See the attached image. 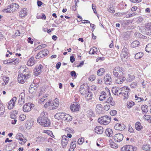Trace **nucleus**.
Wrapping results in <instances>:
<instances>
[{
  "label": "nucleus",
  "mask_w": 151,
  "mask_h": 151,
  "mask_svg": "<svg viewBox=\"0 0 151 151\" xmlns=\"http://www.w3.org/2000/svg\"><path fill=\"white\" fill-rule=\"evenodd\" d=\"M113 73L116 77L115 81L116 84H121L125 80L126 78L124 76V70L123 68L119 66L115 67L113 70Z\"/></svg>",
  "instance_id": "1"
},
{
  "label": "nucleus",
  "mask_w": 151,
  "mask_h": 151,
  "mask_svg": "<svg viewBox=\"0 0 151 151\" xmlns=\"http://www.w3.org/2000/svg\"><path fill=\"white\" fill-rule=\"evenodd\" d=\"M37 122L42 126L48 127L50 126V121L45 114V113L42 112L40 115V116L37 119Z\"/></svg>",
  "instance_id": "2"
},
{
  "label": "nucleus",
  "mask_w": 151,
  "mask_h": 151,
  "mask_svg": "<svg viewBox=\"0 0 151 151\" xmlns=\"http://www.w3.org/2000/svg\"><path fill=\"white\" fill-rule=\"evenodd\" d=\"M26 69L24 70L22 73H19L18 77V81L19 83H23L26 80L31 76L29 73H26Z\"/></svg>",
  "instance_id": "3"
},
{
  "label": "nucleus",
  "mask_w": 151,
  "mask_h": 151,
  "mask_svg": "<svg viewBox=\"0 0 151 151\" xmlns=\"http://www.w3.org/2000/svg\"><path fill=\"white\" fill-rule=\"evenodd\" d=\"M111 120V118L110 116L105 115L99 118L98 122L102 124L106 125L110 122Z\"/></svg>",
  "instance_id": "4"
},
{
  "label": "nucleus",
  "mask_w": 151,
  "mask_h": 151,
  "mask_svg": "<svg viewBox=\"0 0 151 151\" xmlns=\"http://www.w3.org/2000/svg\"><path fill=\"white\" fill-rule=\"evenodd\" d=\"M19 7L18 4L15 3H12L8 6L7 8L5 11L6 13L13 12L18 10Z\"/></svg>",
  "instance_id": "5"
},
{
  "label": "nucleus",
  "mask_w": 151,
  "mask_h": 151,
  "mask_svg": "<svg viewBox=\"0 0 151 151\" xmlns=\"http://www.w3.org/2000/svg\"><path fill=\"white\" fill-rule=\"evenodd\" d=\"M59 99L57 98L55 99L52 102H50V109L53 110L57 109L59 105Z\"/></svg>",
  "instance_id": "6"
},
{
  "label": "nucleus",
  "mask_w": 151,
  "mask_h": 151,
  "mask_svg": "<svg viewBox=\"0 0 151 151\" xmlns=\"http://www.w3.org/2000/svg\"><path fill=\"white\" fill-rule=\"evenodd\" d=\"M124 89L121 90V94L124 96V99H127L128 98V93L130 92V90L127 87H124Z\"/></svg>",
  "instance_id": "7"
},
{
  "label": "nucleus",
  "mask_w": 151,
  "mask_h": 151,
  "mask_svg": "<svg viewBox=\"0 0 151 151\" xmlns=\"http://www.w3.org/2000/svg\"><path fill=\"white\" fill-rule=\"evenodd\" d=\"M34 106V105L30 103H27L24 105L23 106V111L25 112H28L30 111Z\"/></svg>",
  "instance_id": "8"
},
{
  "label": "nucleus",
  "mask_w": 151,
  "mask_h": 151,
  "mask_svg": "<svg viewBox=\"0 0 151 151\" xmlns=\"http://www.w3.org/2000/svg\"><path fill=\"white\" fill-rule=\"evenodd\" d=\"M43 68L42 65L41 64L39 65L38 66L36 67L34 70V74L35 76H37L40 74Z\"/></svg>",
  "instance_id": "9"
},
{
  "label": "nucleus",
  "mask_w": 151,
  "mask_h": 151,
  "mask_svg": "<svg viewBox=\"0 0 151 151\" xmlns=\"http://www.w3.org/2000/svg\"><path fill=\"white\" fill-rule=\"evenodd\" d=\"M80 108V104L77 102L73 103V104L70 106V109L73 111H78Z\"/></svg>",
  "instance_id": "10"
},
{
  "label": "nucleus",
  "mask_w": 151,
  "mask_h": 151,
  "mask_svg": "<svg viewBox=\"0 0 151 151\" xmlns=\"http://www.w3.org/2000/svg\"><path fill=\"white\" fill-rule=\"evenodd\" d=\"M17 99V97H14L10 101L8 105V108L9 109H13L15 106V102L16 101Z\"/></svg>",
  "instance_id": "11"
},
{
  "label": "nucleus",
  "mask_w": 151,
  "mask_h": 151,
  "mask_svg": "<svg viewBox=\"0 0 151 151\" xmlns=\"http://www.w3.org/2000/svg\"><path fill=\"white\" fill-rule=\"evenodd\" d=\"M89 90L88 88L85 86H84V85H82L81 86L79 89L80 93L83 95L85 96Z\"/></svg>",
  "instance_id": "12"
},
{
  "label": "nucleus",
  "mask_w": 151,
  "mask_h": 151,
  "mask_svg": "<svg viewBox=\"0 0 151 151\" xmlns=\"http://www.w3.org/2000/svg\"><path fill=\"white\" fill-rule=\"evenodd\" d=\"M69 139V138H68V137H67L66 136H63L61 144L63 148H64L68 144Z\"/></svg>",
  "instance_id": "13"
},
{
  "label": "nucleus",
  "mask_w": 151,
  "mask_h": 151,
  "mask_svg": "<svg viewBox=\"0 0 151 151\" xmlns=\"http://www.w3.org/2000/svg\"><path fill=\"white\" fill-rule=\"evenodd\" d=\"M65 115L66 114L64 113H58L55 115V117L58 120L61 119L63 120H64Z\"/></svg>",
  "instance_id": "14"
},
{
  "label": "nucleus",
  "mask_w": 151,
  "mask_h": 151,
  "mask_svg": "<svg viewBox=\"0 0 151 151\" xmlns=\"http://www.w3.org/2000/svg\"><path fill=\"white\" fill-rule=\"evenodd\" d=\"M125 128V126L123 124L117 123L114 126L116 130L120 131L124 130Z\"/></svg>",
  "instance_id": "15"
},
{
  "label": "nucleus",
  "mask_w": 151,
  "mask_h": 151,
  "mask_svg": "<svg viewBox=\"0 0 151 151\" xmlns=\"http://www.w3.org/2000/svg\"><path fill=\"white\" fill-rule=\"evenodd\" d=\"M114 139L115 141L119 142L123 139V135L121 134H115L114 136Z\"/></svg>",
  "instance_id": "16"
},
{
  "label": "nucleus",
  "mask_w": 151,
  "mask_h": 151,
  "mask_svg": "<svg viewBox=\"0 0 151 151\" xmlns=\"http://www.w3.org/2000/svg\"><path fill=\"white\" fill-rule=\"evenodd\" d=\"M134 147L132 145H125L121 148L122 151H133Z\"/></svg>",
  "instance_id": "17"
},
{
  "label": "nucleus",
  "mask_w": 151,
  "mask_h": 151,
  "mask_svg": "<svg viewBox=\"0 0 151 151\" xmlns=\"http://www.w3.org/2000/svg\"><path fill=\"white\" fill-rule=\"evenodd\" d=\"M104 81L107 84H110L112 81L111 76L109 74H106L104 77Z\"/></svg>",
  "instance_id": "18"
},
{
  "label": "nucleus",
  "mask_w": 151,
  "mask_h": 151,
  "mask_svg": "<svg viewBox=\"0 0 151 151\" xmlns=\"http://www.w3.org/2000/svg\"><path fill=\"white\" fill-rule=\"evenodd\" d=\"M145 32L148 35H151V23H147L146 24Z\"/></svg>",
  "instance_id": "19"
},
{
  "label": "nucleus",
  "mask_w": 151,
  "mask_h": 151,
  "mask_svg": "<svg viewBox=\"0 0 151 151\" xmlns=\"http://www.w3.org/2000/svg\"><path fill=\"white\" fill-rule=\"evenodd\" d=\"M128 54V49L126 47H124L122 50V53L121 55L122 60H123V58H124L127 56Z\"/></svg>",
  "instance_id": "20"
},
{
  "label": "nucleus",
  "mask_w": 151,
  "mask_h": 151,
  "mask_svg": "<svg viewBox=\"0 0 151 151\" xmlns=\"http://www.w3.org/2000/svg\"><path fill=\"white\" fill-rule=\"evenodd\" d=\"M121 88H117L116 87H113L112 89V92L114 95L118 96L121 94Z\"/></svg>",
  "instance_id": "21"
},
{
  "label": "nucleus",
  "mask_w": 151,
  "mask_h": 151,
  "mask_svg": "<svg viewBox=\"0 0 151 151\" xmlns=\"http://www.w3.org/2000/svg\"><path fill=\"white\" fill-rule=\"evenodd\" d=\"M24 97L25 94L24 93H22L19 95L18 102L20 105H22L24 103Z\"/></svg>",
  "instance_id": "22"
},
{
  "label": "nucleus",
  "mask_w": 151,
  "mask_h": 151,
  "mask_svg": "<svg viewBox=\"0 0 151 151\" xmlns=\"http://www.w3.org/2000/svg\"><path fill=\"white\" fill-rule=\"evenodd\" d=\"M103 107L101 104H99L96 105V111L98 114H102L103 112Z\"/></svg>",
  "instance_id": "23"
},
{
  "label": "nucleus",
  "mask_w": 151,
  "mask_h": 151,
  "mask_svg": "<svg viewBox=\"0 0 151 151\" xmlns=\"http://www.w3.org/2000/svg\"><path fill=\"white\" fill-rule=\"evenodd\" d=\"M27 9L26 8L22 9L20 12L19 16L21 18L25 17L27 14Z\"/></svg>",
  "instance_id": "24"
},
{
  "label": "nucleus",
  "mask_w": 151,
  "mask_h": 151,
  "mask_svg": "<svg viewBox=\"0 0 151 151\" xmlns=\"http://www.w3.org/2000/svg\"><path fill=\"white\" fill-rule=\"evenodd\" d=\"M95 131L98 134H101L103 132V128L101 126H97L95 128Z\"/></svg>",
  "instance_id": "25"
},
{
  "label": "nucleus",
  "mask_w": 151,
  "mask_h": 151,
  "mask_svg": "<svg viewBox=\"0 0 151 151\" xmlns=\"http://www.w3.org/2000/svg\"><path fill=\"white\" fill-rule=\"evenodd\" d=\"M105 134L108 137H111L113 135V132L112 130L110 128L107 129L106 130Z\"/></svg>",
  "instance_id": "26"
},
{
  "label": "nucleus",
  "mask_w": 151,
  "mask_h": 151,
  "mask_svg": "<svg viewBox=\"0 0 151 151\" xmlns=\"http://www.w3.org/2000/svg\"><path fill=\"white\" fill-rule=\"evenodd\" d=\"M113 98L112 97H109L108 99L107 100L106 102L107 103L110 104L111 106H114L115 105V102L113 101Z\"/></svg>",
  "instance_id": "27"
},
{
  "label": "nucleus",
  "mask_w": 151,
  "mask_h": 151,
  "mask_svg": "<svg viewBox=\"0 0 151 151\" xmlns=\"http://www.w3.org/2000/svg\"><path fill=\"white\" fill-rule=\"evenodd\" d=\"M141 109L142 110V113L143 114L146 113L148 111V106L146 105H142L141 107Z\"/></svg>",
  "instance_id": "28"
},
{
  "label": "nucleus",
  "mask_w": 151,
  "mask_h": 151,
  "mask_svg": "<svg viewBox=\"0 0 151 151\" xmlns=\"http://www.w3.org/2000/svg\"><path fill=\"white\" fill-rule=\"evenodd\" d=\"M135 127L136 130L140 131L142 129L143 127L141 125V123L138 122L135 124Z\"/></svg>",
  "instance_id": "29"
},
{
  "label": "nucleus",
  "mask_w": 151,
  "mask_h": 151,
  "mask_svg": "<svg viewBox=\"0 0 151 151\" xmlns=\"http://www.w3.org/2000/svg\"><path fill=\"white\" fill-rule=\"evenodd\" d=\"M35 63V61L34 60V58L31 57L28 61L27 65L28 66H32Z\"/></svg>",
  "instance_id": "30"
},
{
  "label": "nucleus",
  "mask_w": 151,
  "mask_h": 151,
  "mask_svg": "<svg viewBox=\"0 0 151 151\" xmlns=\"http://www.w3.org/2000/svg\"><path fill=\"white\" fill-rule=\"evenodd\" d=\"M140 42L137 40H135L132 42L131 45V47H136L139 45Z\"/></svg>",
  "instance_id": "31"
},
{
  "label": "nucleus",
  "mask_w": 151,
  "mask_h": 151,
  "mask_svg": "<svg viewBox=\"0 0 151 151\" xmlns=\"http://www.w3.org/2000/svg\"><path fill=\"white\" fill-rule=\"evenodd\" d=\"M142 149L146 151H151V147L149 145L147 144L144 145L142 147Z\"/></svg>",
  "instance_id": "32"
},
{
  "label": "nucleus",
  "mask_w": 151,
  "mask_h": 151,
  "mask_svg": "<svg viewBox=\"0 0 151 151\" xmlns=\"http://www.w3.org/2000/svg\"><path fill=\"white\" fill-rule=\"evenodd\" d=\"M85 96L86 98L88 100L91 99L92 97V93L90 92L89 91H88L87 93Z\"/></svg>",
  "instance_id": "33"
},
{
  "label": "nucleus",
  "mask_w": 151,
  "mask_h": 151,
  "mask_svg": "<svg viewBox=\"0 0 151 151\" xmlns=\"http://www.w3.org/2000/svg\"><path fill=\"white\" fill-rule=\"evenodd\" d=\"M110 145L112 148H116L118 147V146L112 140H109Z\"/></svg>",
  "instance_id": "34"
},
{
  "label": "nucleus",
  "mask_w": 151,
  "mask_h": 151,
  "mask_svg": "<svg viewBox=\"0 0 151 151\" xmlns=\"http://www.w3.org/2000/svg\"><path fill=\"white\" fill-rule=\"evenodd\" d=\"M64 121L67 122L70 121L72 120V117L69 115L66 114Z\"/></svg>",
  "instance_id": "35"
},
{
  "label": "nucleus",
  "mask_w": 151,
  "mask_h": 151,
  "mask_svg": "<svg viewBox=\"0 0 151 151\" xmlns=\"http://www.w3.org/2000/svg\"><path fill=\"white\" fill-rule=\"evenodd\" d=\"M143 55V54L142 52H139L136 54L135 55V58L136 59H138L141 58Z\"/></svg>",
  "instance_id": "36"
},
{
  "label": "nucleus",
  "mask_w": 151,
  "mask_h": 151,
  "mask_svg": "<svg viewBox=\"0 0 151 151\" xmlns=\"http://www.w3.org/2000/svg\"><path fill=\"white\" fill-rule=\"evenodd\" d=\"M145 50L148 52L151 53V43H149L146 45Z\"/></svg>",
  "instance_id": "37"
},
{
  "label": "nucleus",
  "mask_w": 151,
  "mask_h": 151,
  "mask_svg": "<svg viewBox=\"0 0 151 151\" xmlns=\"http://www.w3.org/2000/svg\"><path fill=\"white\" fill-rule=\"evenodd\" d=\"M105 71V69L103 68H101L98 70L97 74L98 76H101L103 75Z\"/></svg>",
  "instance_id": "38"
},
{
  "label": "nucleus",
  "mask_w": 151,
  "mask_h": 151,
  "mask_svg": "<svg viewBox=\"0 0 151 151\" xmlns=\"http://www.w3.org/2000/svg\"><path fill=\"white\" fill-rule=\"evenodd\" d=\"M97 51V49L96 48L93 47L90 50L89 53L90 54H94L95 53H96Z\"/></svg>",
  "instance_id": "39"
},
{
  "label": "nucleus",
  "mask_w": 151,
  "mask_h": 151,
  "mask_svg": "<svg viewBox=\"0 0 151 151\" xmlns=\"http://www.w3.org/2000/svg\"><path fill=\"white\" fill-rule=\"evenodd\" d=\"M19 140V143L21 145H24L26 142L27 140L24 138H21Z\"/></svg>",
  "instance_id": "40"
},
{
  "label": "nucleus",
  "mask_w": 151,
  "mask_h": 151,
  "mask_svg": "<svg viewBox=\"0 0 151 151\" xmlns=\"http://www.w3.org/2000/svg\"><path fill=\"white\" fill-rule=\"evenodd\" d=\"M134 104V103L132 101L128 102L127 103V106L128 108H130Z\"/></svg>",
  "instance_id": "41"
},
{
  "label": "nucleus",
  "mask_w": 151,
  "mask_h": 151,
  "mask_svg": "<svg viewBox=\"0 0 151 151\" xmlns=\"http://www.w3.org/2000/svg\"><path fill=\"white\" fill-rule=\"evenodd\" d=\"M24 137L23 135L20 133H17V134L16 135V138L17 139H19L21 138H24Z\"/></svg>",
  "instance_id": "42"
},
{
  "label": "nucleus",
  "mask_w": 151,
  "mask_h": 151,
  "mask_svg": "<svg viewBox=\"0 0 151 151\" xmlns=\"http://www.w3.org/2000/svg\"><path fill=\"white\" fill-rule=\"evenodd\" d=\"M44 57L43 54H42V51L39 52L37 54V55L36 56V59H38L40 58H42Z\"/></svg>",
  "instance_id": "43"
},
{
  "label": "nucleus",
  "mask_w": 151,
  "mask_h": 151,
  "mask_svg": "<svg viewBox=\"0 0 151 151\" xmlns=\"http://www.w3.org/2000/svg\"><path fill=\"white\" fill-rule=\"evenodd\" d=\"M26 118V116L23 114H20L19 116V120L21 121H23Z\"/></svg>",
  "instance_id": "44"
},
{
  "label": "nucleus",
  "mask_w": 151,
  "mask_h": 151,
  "mask_svg": "<svg viewBox=\"0 0 151 151\" xmlns=\"http://www.w3.org/2000/svg\"><path fill=\"white\" fill-rule=\"evenodd\" d=\"M9 79V77H4L3 78L4 81V82L5 84H4V83H3L2 84L3 85H5L7 84L8 83V81Z\"/></svg>",
  "instance_id": "45"
},
{
  "label": "nucleus",
  "mask_w": 151,
  "mask_h": 151,
  "mask_svg": "<svg viewBox=\"0 0 151 151\" xmlns=\"http://www.w3.org/2000/svg\"><path fill=\"white\" fill-rule=\"evenodd\" d=\"M137 82H133L130 84V86L132 88H135L137 87Z\"/></svg>",
  "instance_id": "46"
},
{
  "label": "nucleus",
  "mask_w": 151,
  "mask_h": 151,
  "mask_svg": "<svg viewBox=\"0 0 151 151\" xmlns=\"http://www.w3.org/2000/svg\"><path fill=\"white\" fill-rule=\"evenodd\" d=\"M108 10L111 13H114L115 12L114 8L112 7H110L108 9Z\"/></svg>",
  "instance_id": "47"
},
{
  "label": "nucleus",
  "mask_w": 151,
  "mask_h": 151,
  "mask_svg": "<svg viewBox=\"0 0 151 151\" xmlns=\"http://www.w3.org/2000/svg\"><path fill=\"white\" fill-rule=\"evenodd\" d=\"M48 97V95L45 94L43 96V98H42L40 99V101L42 102H43L44 101L47 99V97Z\"/></svg>",
  "instance_id": "48"
},
{
  "label": "nucleus",
  "mask_w": 151,
  "mask_h": 151,
  "mask_svg": "<svg viewBox=\"0 0 151 151\" xmlns=\"http://www.w3.org/2000/svg\"><path fill=\"white\" fill-rule=\"evenodd\" d=\"M76 147V141H74L72 142L71 144L70 145V147L73 148L75 149Z\"/></svg>",
  "instance_id": "49"
},
{
  "label": "nucleus",
  "mask_w": 151,
  "mask_h": 151,
  "mask_svg": "<svg viewBox=\"0 0 151 151\" xmlns=\"http://www.w3.org/2000/svg\"><path fill=\"white\" fill-rule=\"evenodd\" d=\"M106 98V96H105L100 93L99 96V99L100 101H103Z\"/></svg>",
  "instance_id": "50"
},
{
  "label": "nucleus",
  "mask_w": 151,
  "mask_h": 151,
  "mask_svg": "<svg viewBox=\"0 0 151 151\" xmlns=\"http://www.w3.org/2000/svg\"><path fill=\"white\" fill-rule=\"evenodd\" d=\"M65 131L66 133H73L74 132L72 129L68 128H66Z\"/></svg>",
  "instance_id": "51"
},
{
  "label": "nucleus",
  "mask_w": 151,
  "mask_h": 151,
  "mask_svg": "<svg viewBox=\"0 0 151 151\" xmlns=\"http://www.w3.org/2000/svg\"><path fill=\"white\" fill-rule=\"evenodd\" d=\"M96 78L95 75H93L91 76L89 78V80L91 81H94Z\"/></svg>",
  "instance_id": "52"
},
{
  "label": "nucleus",
  "mask_w": 151,
  "mask_h": 151,
  "mask_svg": "<svg viewBox=\"0 0 151 151\" xmlns=\"http://www.w3.org/2000/svg\"><path fill=\"white\" fill-rule=\"evenodd\" d=\"M41 51L42 54H43L44 57L47 55L49 53V51L47 49H45Z\"/></svg>",
  "instance_id": "53"
},
{
  "label": "nucleus",
  "mask_w": 151,
  "mask_h": 151,
  "mask_svg": "<svg viewBox=\"0 0 151 151\" xmlns=\"http://www.w3.org/2000/svg\"><path fill=\"white\" fill-rule=\"evenodd\" d=\"M110 114L111 116H115L117 114V111L115 110H113L110 112Z\"/></svg>",
  "instance_id": "54"
},
{
  "label": "nucleus",
  "mask_w": 151,
  "mask_h": 151,
  "mask_svg": "<svg viewBox=\"0 0 151 151\" xmlns=\"http://www.w3.org/2000/svg\"><path fill=\"white\" fill-rule=\"evenodd\" d=\"M4 109L3 108L0 106V116H1L4 113Z\"/></svg>",
  "instance_id": "55"
},
{
  "label": "nucleus",
  "mask_w": 151,
  "mask_h": 151,
  "mask_svg": "<svg viewBox=\"0 0 151 151\" xmlns=\"http://www.w3.org/2000/svg\"><path fill=\"white\" fill-rule=\"evenodd\" d=\"M84 142V139L82 138H79L77 141V143L79 144H82Z\"/></svg>",
  "instance_id": "56"
},
{
  "label": "nucleus",
  "mask_w": 151,
  "mask_h": 151,
  "mask_svg": "<svg viewBox=\"0 0 151 151\" xmlns=\"http://www.w3.org/2000/svg\"><path fill=\"white\" fill-rule=\"evenodd\" d=\"M143 19L142 17H139L137 18V19L136 21V22L137 23H140L143 21Z\"/></svg>",
  "instance_id": "57"
},
{
  "label": "nucleus",
  "mask_w": 151,
  "mask_h": 151,
  "mask_svg": "<svg viewBox=\"0 0 151 151\" xmlns=\"http://www.w3.org/2000/svg\"><path fill=\"white\" fill-rule=\"evenodd\" d=\"M150 116L148 115H145L143 116V118L146 120L149 121Z\"/></svg>",
  "instance_id": "58"
},
{
  "label": "nucleus",
  "mask_w": 151,
  "mask_h": 151,
  "mask_svg": "<svg viewBox=\"0 0 151 151\" xmlns=\"http://www.w3.org/2000/svg\"><path fill=\"white\" fill-rule=\"evenodd\" d=\"M36 90V89L33 88H31V87L29 88V92L30 93H33Z\"/></svg>",
  "instance_id": "59"
},
{
  "label": "nucleus",
  "mask_w": 151,
  "mask_h": 151,
  "mask_svg": "<svg viewBox=\"0 0 151 151\" xmlns=\"http://www.w3.org/2000/svg\"><path fill=\"white\" fill-rule=\"evenodd\" d=\"M110 108V106L109 104L106 105L104 106V109L106 111H108Z\"/></svg>",
  "instance_id": "60"
},
{
  "label": "nucleus",
  "mask_w": 151,
  "mask_h": 151,
  "mask_svg": "<svg viewBox=\"0 0 151 151\" xmlns=\"http://www.w3.org/2000/svg\"><path fill=\"white\" fill-rule=\"evenodd\" d=\"M88 116H92L94 115V114L91 110H89L88 111Z\"/></svg>",
  "instance_id": "61"
},
{
  "label": "nucleus",
  "mask_w": 151,
  "mask_h": 151,
  "mask_svg": "<svg viewBox=\"0 0 151 151\" xmlns=\"http://www.w3.org/2000/svg\"><path fill=\"white\" fill-rule=\"evenodd\" d=\"M96 6L94 4H92V9L93 10V11L94 13H96Z\"/></svg>",
  "instance_id": "62"
},
{
  "label": "nucleus",
  "mask_w": 151,
  "mask_h": 151,
  "mask_svg": "<svg viewBox=\"0 0 151 151\" xmlns=\"http://www.w3.org/2000/svg\"><path fill=\"white\" fill-rule=\"evenodd\" d=\"M70 75L76 78L77 76L76 73L74 71H71L70 73Z\"/></svg>",
  "instance_id": "63"
},
{
  "label": "nucleus",
  "mask_w": 151,
  "mask_h": 151,
  "mask_svg": "<svg viewBox=\"0 0 151 151\" xmlns=\"http://www.w3.org/2000/svg\"><path fill=\"white\" fill-rule=\"evenodd\" d=\"M37 141H38V140H39L41 142H42L44 141L45 138L42 137H40L37 138Z\"/></svg>",
  "instance_id": "64"
}]
</instances>
